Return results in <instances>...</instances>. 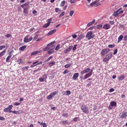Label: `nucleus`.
<instances>
[{
    "mask_svg": "<svg viewBox=\"0 0 127 127\" xmlns=\"http://www.w3.org/2000/svg\"><path fill=\"white\" fill-rule=\"evenodd\" d=\"M110 27V26L109 24H106L104 25L103 28V29L106 30L109 29Z\"/></svg>",
    "mask_w": 127,
    "mask_h": 127,
    "instance_id": "1a4fd4ad",
    "label": "nucleus"
},
{
    "mask_svg": "<svg viewBox=\"0 0 127 127\" xmlns=\"http://www.w3.org/2000/svg\"><path fill=\"white\" fill-rule=\"evenodd\" d=\"M56 31V30L54 29L53 30H52L51 31H50L48 33L47 35H50L51 34H52L55 32Z\"/></svg>",
    "mask_w": 127,
    "mask_h": 127,
    "instance_id": "9b49d317",
    "label": "nucleus"
},
{
    "mask_svg": "<svg viewBox=\"0 0 127 127\" xmlns=\"http://www.w3.org/2000/svg\"><path fill=\"white\" fill-rule=\"evenodd\" d=\"M71 65V64L70 63H69L68 64H66L64 66V67L65 68H67L69 67H70Z\"/></svg>",
    "mask_w": 127,
    "mask_h": 127,
    "instance_id": "7c9ffc66",
    "label": "nucleus"
},
{
    "mask_svg": "<svg viewBox=\"0 0 127 127\" xmlns=\"http://www.w3.org/2000/svg\"><path fill=\"white\" fill-rule=\"evenodd\" d=\"M91 74H90V73H88L85 74V75L84 76L83 79L84 80L87 78H88L90 76H91L92 75Z\"/></svg>",
    "mask_w": 127,
    "mask_h": 127,
    "instance_id": "6e6552de",
    "label": "nucleus"
},
{
    "mask_svg": "<svg viewBox=\"0 0 127 127\" xmlns=\"http://www.w3.org/2000/svg\"><path fill=\"white\" fill-rule=\"evenodd\" d=\"M114 90V89L112 88L109 89V92L110 93H111L113 92Z\"/></svg>",
    "mask_w": 127,
    "mask_h": 127,
    "instance_id": "052dcab7",
    "label": "nucleus"
},
{
    "mask_svg": "<svg viewBox=\"0 0 127 127\" xmlns=\"http://www.w3.org/2000/svg\"><path fill=\"white\" fill-rule=\"evenodd\" d=\"M58 93V92H54V93H52L51 94V96L52 97L56 95Z\"/></svg>",
    "mask_w": 127,
    "mask_h": 127,
    "instance_id": "a878e982",
    "label": "nucleus"
},
{
    "mask_svg": "<svg viewBox=\"0 0 127 127\" xmlns=\"http://www.w3.org/2000/svg\"><path fill=\"white\" fill-rule=\"evenodd\" d=\"M5 118L4 117L0 116V120L3 121L5 120Z\"/></svg>",
    "mask_w": 127,
    "mask_h": 127,
    "instance_id": "680f3d73",
    "label": "nucleus"
},
{
    "mask_svg": "<svg viewBox=\"0 0 127 127\" xmlns=\"http://www.w3.org/2000/svg\"><path fill=\"white\" fill-rule=\"evenodd\" d=\"M26 47H27L26 46L24 45V46H22L21 47H20L19 48V49L20 50L23 51L26 48Z\"/></svg>",
    "mask_w": 127,
    "mask_h": 127,
    "instance_id": "2eb2a0df",
    "label": "nucleus"
},
{
    "mask_svg": "<svg viewBox=\"0 0 127 127\" xmlns=\"http://www.w3.org/2000/svg\"><path fill=\"white\" fill-rule=\"evenodd\" d=\"M72 45H71L69 46L66 49L64 50V53H67L69 52L70 50L72 49Z\"/></svg>",
    "mask_w": 127,
    "mask_h": 127,
    "instance_id": "39448f33",
    "label": "nucleus"
},
{
    "mask_svg": "<svg viewBox=\"0 0 127 127\" xmlns=\"http://www.w3.org/2000/svg\"><path fill=\"white\" fill-rule=\"evenodd\" d=\"M65 93L67 95H70L71 94V92L69 90H67L65 91Z\"/></svg>",
    "mask_w": 127,
    "mask_h": 127,
    "instance_id": "c756f323",
    "label": "nucleus"
},
{
    "mask_svg": "<svg viewBox=\"0 0 127 127\" xmlns=\"http://www.w3.org/2000/svg\"><path fill=\"white\" fill-rule=\"evenodd\" d=\"M112 107L111 106V105H110L108 107V109L110 110H112Z\"/></svg>",
    "mask_w": 127,
    "mask_h": 127,
    "instance_id": "69168bd1",
    "label": "nucleus"
},
{
    "mask_svg": "<svg viewBox=\"0 0 127 127\" xmlns=\"http://www.w3.org/2000/svg\"><path fill=\"white\" fill-rule=\"evenodd\" d=\"M11 56L12 55L11 54H9L6 58V61L7 62H9Z\"/></svg>",
    "mask_w": 127,
    "mask_h": 127,
    "instance_id": "4be33fe9",
    "label": "nucleus"
},
{
    "mask_svg": "<svg viewBox=\"0 0 127 127\" xmlns=\"http://www.w3.org/2000/svg\"><path fill=\"white\" fill-rule=\"evenodd\" d=\"M65 3V1L64 0H63L62 1L61 4V6H63L64 5Z\"/></svg>",
    "mask_w": 127,
    "mask_h": 127,
    "instance_id": "e433bc0d",
    "label": "nucleus"
},
{
    "mask_svg": "<svg viewBox=\"0 0 127 127\" xmlns=\"http://www.w3.org/2000/svg\"><path fill=\"white\" fill-rule=\"evenodd\" d=\"M74 13V11L73 10L70 11V15L71 16H72Z\"/></svg>",
    "mask_w": 127,
    "mask_h": 127,
    "instance_id": "13d9d810",
    "label": "nucleus"
},
{
    "mask_svg": "<svg viewBox=\"0 0 127 127\" xmlns=\"http://www.w3.org/2000/svg\"><path fill=\"white\" fill-rule=\"evenodd\" d=\"M123 38V36L122 35H120L118 38V42H119L121 41Z\"/></svg>",
    "mask_w": 127,
    "mask_h": 127,
    "instance_id": "f3484780",
    "label": "nucleus"
},
{
    "mask_svg": "<svg viewBox=\"0 0 127 127\" xmlns=\"http://www.w3.org/2000/svg\"><path fill=\"white\" fill-rule=\"evenodd\" d=\"M61 123H62L64 125H69L70 124V123L69 122L68 120H66V121H61Z\"/></svg>",
    "mask_w": 127,
    "mask_h": 127,
    "instance_id": "ddd939ff",
    "label": "nucleus"
},
{
    "mask_svg": "<svg viewBox=\"0 0 127 127\" xmlns=\"http://www.w3.org/2000/svg\"><path fill=\"white\" fill-rule=\"evenodd\" d=\"M39 80L40 81L42 82H43L45 80H46L40 77L39 79Z\"/></svg>",
    "mask_w": 127,
    "mask_h": 127,
    "instance_id": "37998d69",
    "label": "nucleus"
},
{
    "mask_svg": "<svg viewBox=\"0 0 127 127\" xmlns=\"http://www.w3.org/2000/svg\"><path fill=\"white\" fill-rule=\"evenodd\" d=\"M109 23L111 25H113L114 24V22L113 21H109Z\"/></svg>",
    "mask_w": 127,
    "mask_h": 127,
    "instance_id": "338daca9",
    "label": "nucleus"
},
{
    "mask_svg": "<svg viewBox=\"0 0 127 127\" xmlns=\"http://www.w3.org/2000/svg\"><path fill=\"white\" fill-rule=\"evenodd\" d=\"M40 124L42 125L43 126V127H47V125L45 123L41 122Z\"/></svg>",
    "mask_w": 127,
    "mask_h": 127,
    "instance_id": "c85d7f7f",
    "label": "nucleus"
},
{
    "mask_svg": "<svg viewBox=\"0 0 127 127\" xmlns=\"http://www.w3.org/2000/svg\"><path fill=\"white\" fill-rule=\"evenodd\" d=\"M113 15L114 16L116 17L118 16V14H117V13L116 12V11H115L114 13L113 14Z\"/></svg>",
    "mask_w": 127,
    "mask_h": 127,
    "instance_id": "8fccbe9b",
    "label": "nucleus"
},
{
    "mask_svg": "<svg viewBox=\"0 0 127 127\" xmlns=\"http://www.w3.org/2000/svg\"><path fill=\"white\" fill-rule=\"evenodd\" d=\"M110 104L112 107H114L116 106L117 103L115 101H112L110 102Z\"/></svg>",
    "mask_w": 127,
    "mask_h": 127,
    "instance_id": "9d476101",
    "label": "nucleus"
},
{
    "mask_svg": "<svg viewBox=\"0 0 127 127\" xmlns=\"http://www.w3.org/2000/svg\"><path fill=\"white\" fill-rule=\"evenodd\" d=\"M20 104V103L18 102H15L13 104L14 105L18 106Z\"/></svg>",
    "mask_w": 127,
    "mask_h": 127,
    "instance_id": "de8ad7c7",
    "label": "nucleus"
},
{
    "mask_svg": "<svg viewBox=\"0 0 127 127\" xmlns=\"http://www.w3.org/2000/svg\"><path fill=\"white\" fill-rule=\"evenodd\" d=\"M69 72V71L67 69L65 70L63 72V73L64 74H66L68 73Z\"/></svg>",
    "mask_w": 127,
    "mask_h": 127,
    "instance_id": "4d7b16f0",
    "label": "nucleus"
},
{
    "mask_svg": "<svg viewBox=\"0 0 127 127\" xmlns=\"http://www.w3.org/2000/svg\"><path fill=\"white\" fill-rule=\"evenodd\" d=\"M5 45L0 46V50H2L3 49L5 48Z\"/></svg>",
    "mask_w": 127,
    "mask_h": 127,
    "instance_id": "49530a36",
    "label": "nucleus"
},
{
    "mask_svg": "<svg viewBox=\"0 0 127 127\" xmlns=\"http://www.w3.org/2000/svg\"><path fill=\"white\" fill-rule=\"evenodd\" d=\"M115 46L114 45H109L108 46L109 48H112L114 47Z\"/></svg>",
    "mask_w": 127,
    "mask_h": 127,
    "instance_id": "864d4df0",
    "label": "nucleus"
},
{
    "mask_svg": "<svg viewBox=\"0 0 127 127\" xmlns=\"http://www.w3.org/2000/svg\"><path fill=\"white\" fill-rule=\"evenodd\" d=\"M124 40L125 41H127V35H126L124 37Z\"/></svg>",
    "mask_w": 127,
    "mask_h": 127,
    "instance_id": "bf43d9fd",
    "label": "nucleus"
},
{
    "mask_svg": "<svg viewBox=\"0 0 127 127\" xmlns=\"http://www.w3.org/2000/svg\"><path fill=\"white\" fill-rule=\"evenodd\" d=\"M124 75H122L119 77V81L122 80L124 79Z\"/></svg>",
    "mask_w": 127,
    "mask_h": 127,
    "instance_id": "393cba45",
    "label": "nucleus"
},
{
    "mask_svg": "<svg viewBox=\"0 0 127 127\" xmlns=\"http://www.w3.org/2000/svg\"><path fill=\"white\" fill-rule=\"evenodd\" d=\"M72 36L74 38H75L77 37V35L75 34H73L72 35Z\"/></svg>",
    "mask_w": 127,
    "mask_h": 127,
    "instance_id": "09e8293b",
    "label": "nucleus"
},
{
    "mask_svg": "<svg viewBox=\"0 0 127 127\" xmlns=\"http://www.w3.org/2000/svg\"><path fill=\"white\" fill-rule=\"evenodd\" d=\"M49 46H47V45L45 47V48H43V50L44 51H48V47Z\"/></svg>",
    "mask_w": 127,
    "mask_h": 127,
    "instance_id": "cd10ccee",
    "label": "nucleus"
},
{
    "mask_svg": "<svg viewBox=\"0 0 127 127\" xmlns=\"http://www.w3.org/2000/svg\"><path fill=\"white\" fill-rule=\"evenodd\" d=\"M52 97L51 96V95L50 94L47 97V98L48 99H50L52 98Z\"/></svg>",
    "mask_w": 127,
    "mask_h": 127,
    "instance_id": "603ef678",
    "label": "nucleus"
},
{
    "mask_svg": "<svg viewBox=\"0 0 127 127\" xmlns=\"http://www.w3.org/2000/svg\"><path fill=\"white\" fill-rule=\"evenodd\" d=\"M110 51V50L108 48H104L102 50L101 52L102 56L106 54L108 52Z\"/></svg>",
    "mask_w": 127,
    "mask_h": 127,
    "instance_id": "20e7f679",
    "label": "nucleus"
},
{
    "mask_svg": "<svg viewBox=\"0 0 127 127\" xmlns=\"http://www.w3.org/2000/svg\"><path fill=\"white\" fill-rule=\"evenodd\" d=\"M55 42V41H54L47 44V46H50L51 45H52L54 44Z\"/></svg>",
    "mask_w": 127,
    "mask_h": 127,
    "instance_id": "4c0bfd02",
    "label": "nucleus"
},
{
    "mask_svg": "<svg viewBox=\"0 0 127 127\" xmlns=\"http://www.w3.org/2000/svg\"><path fill=\"white\" fill-rule=\"evenodd\" d=\"M18 62L19 64H21L23 63V62L22 61V59H18Z\"/></svg>",
    "mask_w": 127,
    "mask_h": 127,
    "instance_id": "bb28decb",
    "label": "nucleus"
},
{
    "mask_svg": "<svg viewBox=\"0 0 127 127\" xmlns=\"http://www.w3.org/2000/svg\"><path fill=\"white\" fill-rule=\"evenodd\" d=\"M49 50H48V53L49 54H51L54 51H52V50H50V51H49Z\"/></svg>",
    "mask_w": 127,
    "mask_h": 127,
    "instance_id": "e2e57ef3",
    "label": "nucleus"
},
{
    "mask_svg": "<svg viewBox=\"0 0 127 127\" xmlns=\"http://www.w3.org/2000/svg\"><path fill=\"white\" fill-rule=\"evenodd\" d=\"M91 69L89 68H87L83 71H81L80 73L82 74L88 72L90 71Z\"/></svg>",
    "mask_w": 127,
    "mask_h": 127,
    "instance_id": "423d86ee",
    "label": "nucleus"
},
{
    "mask_svg": "<svg viewBox=\"0 0 127 127\" xmlns=\"http://www.w3.org/2000/svg\"><path fill=\"white\" fill-rule=\"evenodd\" d=\"M77 46V44H75L74 45V46H73L72 49V51L73 52H74L76 50V47Z\"/></svg>",
    "mask_w": 127,
    "mask_h": 127,
    "instance_id": "aec40b11",
    "label": "nucleus"
},
{
    "mask_svg": "<svg viewBox=\"0 0 127 127\" xmlns=\"http://www.w3.org/2000/svg\"><path fill=\"white\" fill-rule=\"evenodd\" d=\"M114 52L113 53L114 55H115L117 53L118 50L117 49H115L114 50Z\"/></svg>",
    "mask_w": 127,
    "mask_h": 127,
    "instance_id": "0e129e2a",
    "label": "nucleus"
},
{
    "mask_svg": "<svg viewBox=\"0 0 127 127\" xmlns=\"http://www.w3.org/2000/svg\"><path fill=\"white\" fill-rule=\"evenodd\" d=\"M127 116V113H125L123 114L121 116V117L122 118H124Z\"/></svg>",
    "mask_w": 127,
    "mask_h": 127,
    "instance_id": "5701e85b",
    "label": "nucleus"
},
{
    "mask_svg": "<svg viewBox=\"0 0 127 127\" xmlns=\"http://www.w3.org/2000/svg\"><path fill=\"white\" fill-rule=\"evenodd\" d=\"M59 47L60 45L59 44L57 45L55 48V50H58L59 49Z\"/></svg>",
    "mask_w": 127,
    "mask_h": 127,
    "instance_id": "3c124183",
    "label": "nucleus"
},
{
    "mask_svg": "<svg viewBox=\"0 0 127 127\" xmlns=\"http://www.w3.org/2000/svg\"><path fill=\"white\" fill-rule=\"evenodd\" d=\"M13 107V106L12 105H9L7 108L9 110H11L12 109Z\"/></svg>",
    "mask_w": 127,
    "mask_h": 127,
    "instance_id": "a19ab883",
    "label": "nucleus"
},
{
    "mask_svg": "<svg viewBox=\"0 0 127 127\" xmlns=\"http://www.w3.org/2000/svg\"><path fill=\"white\" fill-rule=\"evenodd\" d=\"M6 50H5L4 51H2V52L0 53V57H1L4 55L6 53Z\"/></svg>",
    "mask_w": 127,
    "mask_h": 127,
    "instance_id": "a211bd4d",
    "label": "nucleus"
},
{
    "mask_svg": "<svg viewBox=\"0 0 127 127\" xmlns=\"http://www.w3.org/2000/svg\"><path fill=\"white\" fill-rule=\"evenodd\" d=\"M55 62H53L49 63V66H51L55 65Z\"/></svg>",
    "mask_w": 127,
    "mask_h": 127,
    "instance_id": "473e14b6",
    "label": "nucleus"
},
{
    "mask_svg": "<svg viewBox=\"0 0 127 127\" xmlns=\"http://www.w3.org/2000/svg\"><path fill=\"white\" fill-rule=\"evenodd\" d=\"M40 69L39 68H38L34 70V72H36L37 71H39Z\"/></svg>",
    "mask_w": 127,
    "mask_h": 127,
    "instance_id": "774afa93",
    "label": "nucleus"
},
{
    "mask_svg": "<svg viewBox=\"0 0 127 127\" xmlns=\"http://www.w3.org/2000/svg\"><path fill=\"white\" fill-rule=\"evenodd\" d=\"M11 36V35L10 34H7L4 35V36L7 38L10 37Z\"/></svg>",
    "mask_w": 127,
    "mask_h": 127,
    "instance_id": "2f4dec72",
    "label": "nucleus"
},
{
    "mask_svg": "<svg viewBox=\"0 0 127 127\" xmlns=\"http://www.w3.org/2000/svg\"><path fill=\"white\" fill-rule=\"evenodd\" d=\"M19 121V120H18L17 121H14V122H13V123H12L13 125H16V124H17V122H18V121Z\"/></svg>",
    "mask_w": 127,
    "mask_h": 127,
    "instance_id": "5fc2aeb1",
    "label": "nucleus"
},
{
    "mask_svg": "<svg viewBox=\"0 0 127 127\" xmlns=\"http://www.w3.org/2000/svg\"><path fill=\"white\" fill-rule=\"evenodd\" d=\"M79 75V74L78 73H75L73 75L72 78L75 79H76L78 77Z\"/></svg>",
    "mask_w": 127,
    "mask_h": 127,
    "instance_id": "f8f14e48",
    "label": "nucleus"
},
{
    "mask_svg": "<svg viewBox=\"0 0 127 127\" xmlns=\"http://www.w3.org/2000/svg\"><path fill=\"white\" fill-rule=\"evenodd\" d=\"M47 75L46 74H45L44 75H43L42 76L43 77V78L45 80H46V78L47 77Z\"/></svg>",
    "mask_w": 127,
    "mask_h": 127,
    "instance_id": "58836bf2",
    "label": "nucleus"
},
{
    "mask_svg": "<svg viewBox=\"0 0 127 127\" xmlns=\"http://www.w3.org/2000/svg\"><path fill=\"white\" fill-rule=\"evenodd\" d=\"M23 13L24 14L27 15L28 13V9L27 7H24L23 8Z\"/></svg>",
    "mask_w": 127,
    "mask_h": 127,
    "instance_id": "0eeeda50",
    "label": "nucleus"
},
{
    "mask_svg": "<svg viewBox=\"0 0 127 127\" xmlns=\"http://www.w3.org/2000/svg\"><path fill=\"white\" fill-rule=\"evenodd\" d=\"M4 111L5 112H8L9 111V109H8V108H6L4 109Z\"/></svg>",
    "mask_w": 127,
    "mask_h": 127,
    "instance_id": "6e6d98bb",
    "label": "nucleus"
},
{
    "mask_svg": "<svg viewBox=\"0 0 127 127\" xmlns=\"http://www.w3.org/2000/svg\"><path fill=\"white\" fill-rule=\"evenodd\" d=\"M50 24L49 23H47L46 24H44L43 27L44 28H46L48 27L49 26Z\"/></svg>",
    "mask_w": 127,
    "mask_h": 127,
    "instance_id": "b1692460",
    "label": "nucleus"
},
{
    "mask_svg": "<svg viewBox=\"0 0 127 127\" xmlns=\"http://www.w3.org/2000/svg\"><path fill=\"white\" fill-rule=\"evenodd\" d=\"M112 54L111 52H110L109 53L107 54L106 56L103 59V61L104 62H108L112 56Z\"/></svg>",
    "mask_w": 127,
    "mask_h": 127,
    "instance_id": "7ed1b4c3",
    "label": "nucleus"
},
{
    "mask_svg": "<svg viewBox=\"0 0 127 127\" xmlns=\"http://www.w3.org/2000/svg\"><path fill=\"white\" fill-rule=\"evenodd\" d=\"M53 58V57L52 56H50L47 60H46L45 61V62H48L50 60L52 59Z\"/></svg>",
    "mask_w": 127,
    "mask_h": 127,
    "instance_id": "f704fd0d",
    "label": "nucleus"
},
{
    "mask_svg": "<svg viewBox=\"0 0 127 127\" xmlns=\"http://www.w3.org/2000/svg\"><path fill=\"white\" fill-rule=\"evenodd\" d=\"M68 113H64L62 115V116L64 117H67L68 116Z\"/></svg>",
    "mask_w": 127,
    "mask_h": 127,
    "instance_id": "72a5a7b5",
    "label": "nucleus"
},
{
    "mask_svg": "<svg viewBox=\"0 0 127 127\" xmlns=\"http://www.w3.org/2000/svg\"><path fill=\"white\" fill-rule=\"evenodd\" d=\"M39 53H40V52L38 51H35L31 53V55L32 56L35 54H37Z\"/></svg>",
    "mask_w": 127,
    "mask_h": 127,
    "instance_id": "6ab92c4d",
    "label": "nucleus"
},
{
    "mask_svg": "<svg viewBox=\"0 0 127 127\" xmlns=\"http://www.w3.org/2000/svg\"><path fill=\"white\" fill-rule=\"evenodd\" d=\"M95 36V35L93 34V32L92 31H90L87 33L86 38H87L88 40H90Z\"/></svg>",
    "mask_w": 127,
    "mask_h": 127,
    "instance_id": "f257e3e1",
    "label": "nucleus"
},
{
    "mask_svg": "<svg viewBox=\"0 0 127 127\" xmlns=\"http://www.w3.org/2000/svg\"><path fill=\"white\" fill-rule=\"evenodd\" d=\"M83 35V34H81L80 35H79L77 39L78 40H80L82 38H84Z\"/></svg>",
    "mask_w": 127,
    "mask_h": 127,
    "instance_id": "4468645a",
    "label": "nucleus"
},
{
    "mask_svg": "<svg viewBox=\"0 0 127 127\" xmlns=\"http://www.w3.org/2000/svg\"><path fill=\"white\" fill-rule=\"evenodd\" d=\"M102 25H98L97 26V29H99L101 28L102 27Z\"/></svg>",
    "mask_w": 127,
    "mask_h": 127,
    "instance_id": "79ce46f5",
    "label": "nucleus"
},
{
    "mask_svg": "<svg viewBox=\"0 0 127 127\" xmlns=\"http://www.w3.org/2000/svg\"><path fill=\"white\" fill-rule=\"evenodd\" d=\"M55 45H53L49 47L48 48V50L53 51V50L55 48Z\"/></svg>",
    "mask_w": 127,
    "mask_h": 127,
    "instance_id": "dca6fc26",
    "label": "nucleus"
},
{
    "mask_svg": "<svg viewBox=\"0 0 127 127\" xmlns=\"http://www.w3.org/2000/svg\"><path fill=\"white\" fill-rule=\"evenodd\" d=\"M28 38V36L25 37L24 38V42H29Z\"/></svg>",
    "mask_w": 127,
    "mask_h": 127,
    "instance_id": "412c9836",
    "label": "nucleus"
},
{
    "mask_svg": "<svg viewBox=\"0 0 127 127\" xmlns=\"http://www.w3.org/2000/svg\"><path fill=\"white\" fill-rule=\"evenodd\" d=\"M79 120V118L78 117L75 118L73 119V121L75 122L77 121H78V120Z\"/></svg>",
    "mask_w": 127,
    "mask_h": 127,
    "instance_id": "ea45409f",
    "label": "nucleus"
},
{
    "mask_svg": "<svg viewBox=\"0 0 127 127\" xmlns=\"http://www.w3.org/2000/svg\"><path fill=\"white\" fill-rule=\"evenodd\" d=\"M13 113L14 114H20V112L18 111H13Z\"/></svg>",
    "mask_w": 127,
    "mask_h": 127,
    "instance_id": "c9c22d12",
    "label": "nucleus"
},
{
    "mask_svg": "<svg viewBox=\"0 0 127 127\" xmlns=\"http://www.w3.org/2000/svg\"><path fill=\"white\" fill-rule=\"evenodd\" d=\"M52 18H50L49 19H48V20L46 21V22H48V23H49V24H50V22L52 21Z\"/></svg>",
    "mask_w": 127,
    "mask_h": 127,
    "instance_id": "c03bdc74",
    "label": "nucleus"
},
{
    "mask_svg": "<svg viewBox=\"0 0 127 127\" xmlns=\"http://www.w3.org/2000/svg\"><path fill=\"white\" fill-rule=\"evenodd\" d=\"M81 109L83 112L87 114L89 112L88 108L85 105H82V106H81Z\"/></svg>",
    "mask_w": 127,
    "mask_h": 127,
    "instance_id": "f03ea898",
    "label": "nucleus"
},
{
    "mask_svg": "<svg viewBox=\"0 0 127 127\" xmlns=\"http://www.w3.org/2000/svg\"><path fill=\"white\" fill-rule=\"evenodd\" d=\"M55 11L56 12H58L60 11V9L58 8H55Z\"/></svg>",
    "mask_w": 127,
    "mask_h": 127,
    "instance_id": "a18cd8bd",
    "label": "nucleus"
}]
</instances>
